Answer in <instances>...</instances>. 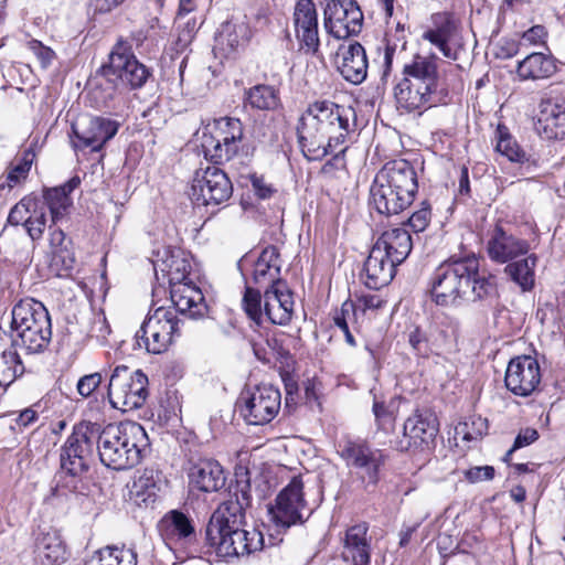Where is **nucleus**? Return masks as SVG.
<instances>
[{
	"instance_id": "nucleus-62",
	"label": "nucleus",
	"mask_w": 565,
	"mask_h": 565,
	"mask_svg": "<svg viewBox=\"0 0 565 565\" xmlns=\"http://www.w3.org/2000/svg\"><path fill=\"white\" fill-rule=\"evenodd\" d=\"M124 0H95L96 9L99 12H109L115 7L122 3Z\"/></svg>"
},
{
	"instance_id": "nucleus-3",
	"label": "nucleus",
	"mask_w": 565,
	"mask_h": 565,
	"mask_svg": "<svg viewBox=\"0 0 565 565\" xmlns=\"http://www.w3.org/2000/svg\"><path fill=\"white\" fill-rule=\"evenodd\" d=\"M431 298L443 307H457L497 295V279L480 270L473 254L452 256L443 262L431 276Z\"/></svg>"
},
{
	"instance_id": "nucleus-64",
	"label": "nucleus",
	"mask_w": 565,
	"mask_h": 565,
	"mask_svg": "<svg viewBox=\"0 0 565 565\" xmlns=\"http://www.w3.org/2000/svg\"><path fill=\"white\" fill-rule=\"evenodd\" d=\"M65 234L61 228H55L50 233L51 246L60 248L64 242Z\"/></svg>"
},
{
	"instance_id": "nucleus-36",
	"label": "nucleus",
	"mask_w": 565,
	"mask_h": 565,
	"mask_svg": "<svg viewBox=\"0 0 565 565\" xmlns=\"http://www.w3.org/2000/svg\"><path fill=\"white\" fill-rule=\"evenodd\" d=\"M252 503L250 483L249 481H238L234 489L230 491V499L224 501L213 514L215 520L223 516L233 518L235 522L237 518L245 519V510ZM217 523V521H215Z\"/></svg>"
},
{
	"instance_id": "nucleus-50",
	"label": "nucleus",
	"mask_w": 565,
	"mask_h": 565,
	"mask_svg": "<svg viewBox=\"0 0 565 565\" xmlns=\"http://www.w3.org/2000/svg\"><path fill=\"white\" fill-rule=\"evenodd\" d=\"M103 382V376L99 372L86 374L77 381L76 390L77 393L87 398L99 387Z\"/></svg>"
},
{
	"instance_id": "nucleus-6",
	"label": "nucleus",
	"mask_w": 565,
	"mask_h": 565,
	"mask_svg": "<svg viewBox=\"0 0 565 565\" xmlns=\"http://www.w3.org/2000/svg\"><path fill=\"white\" fill-rule=\"evenodd\" d=\"M148 446L145 428L135 422L98 425V456L100 462L114 470H127L137 466Z\"/></svg>"
},
{
	"instance_id": "nucleus-19",
	"label": "nucleus",
	"mask_w": 565,
	"mask_h": 565,
	"mask_svg": "<svg viewBox=\"0 0 565 565\" xmlns=\"http://www.w3.org/2000/svg\"><path fill=\"white\" fill-rule=\"evenodd\" d=\"M422 39L436 46L446 58H458L457 49L461 45L460 26L451 13H434Z\"/></svg>"
},
{
	"instance_id": "nucleus-60",
	"label": "nucleus",
	"mask_w": 565,
	"mask_h": 565,
	"mask_svg": "<svg viewBox=\"0 0 565 565\" xmlns=\"http://www.w3.org/2000/svg\"><path fill=\"white\" fill-rule=\"evenodd\" d=\"M36 419H38L36 412L31 408H26L19 414L15 422L19 427H28L31 424H33Z\"/></svg>"
},
{
	"instance_id": "nucleus-22",
	"label": "nucleus",
	"mask_w": 565,
	"mask_h": 565,
	"mask_svg": "<svg viewBox=\"0 0 565 565\" xmlns=\"http://www.w3.org/2000/svg\"><path fill=\"white\" fill-rule=\"evenodd\" d=\"M535 129L545 139L565 138V97L543 98L539 104Z\"/></svg>"
},
{
	"instance_id": "nucleus-52",
	"label": "nucleus",
	"mask_w": 565,
	"mask_h": 565,
	"mask_svg": "<svg viewBox=\"0 0 565 565\" xmlns=\"http://www.w3.org/2000/svg\"><path fill=\"white\" fill-rule=\"evenodd\" d=\"M408 343L415 353L419 356H428L430 353V348L428 344V340L426 334L419 329L415 328L408 334Z\"/></svg>"
},
{
	"instance_id": "nucleus-46",
	"label": "nucleus",
	"mask_w": 565,
	"mask_h": 565,
	"mask_svg": "<svg viewBox=\"0 0 565 565\" xmlns=\"http://www.w3.org/2000/svg\"><path fill=\"white\" fill-rule=\"evenodd\" d=\"M34 153L32 151H25L21 159V162L14 166L7 175V185L12 189L21 181L25 180L33 162Z\"/></svg>"
},
{
	"instance_id": "nucleus-63",
	"label": "nucleus",
	"mask_w": 565,
	"mask_h": 565,
	"mask_svg": "<svg viewBox=\"0 0 565 565\" xmlns=\"http://www.w3.org/2000/svg\"><path fill=\"white\" fill-rule=\"evenodd\" d=\"M196 9L195 0H180L178 15H186Z\"/></svg>"
},
{
	"instance_id": "nucleus-55",
	"label": "nucleus",
	"mask_w": 565,
	"mask_h": 565,
	"mask_svg": "<svg viewBox=\"0 0 565 565\" xmlns=\"http://www.w3.org/2000/svg\"><path fill=\"white\" fill-rule=\"evenodd\" d=\"M547 32L543 25H534L522 35V41L531 45L544 44Z\"/></svg>"
},
{
	"instance_id": "nucleus-34",
	"label": "nucleus",
	"mask_w": 565,
	"mask_h": 565,
	"mask_svg": "<svg viewBox=\"0 0 565 565\" xmlns=\"http://www.w3.org/2000/svg\"><path fill=\"white\" fill-rule=\"evenodd\" d=\"M557 71L555 58L551 54L535 52L518 63L516 73L521 81H537L553 76Z\"/></svg>"
},
{
	"instance_id": "nucleus-57",
	"label": "nucleus",
	"mask_w": 565,
	"mask_h": 565,
	"mask_svg": "<svg viewBox=\"0 0 565 565\" xmlns=\"http://www.w3.org/2000/svg\"><path fill=\"white\" fill-rule=\"evenodd\" d=\"M52 262L54 266H61L67 273L73 269L75 258L68 250L60 248L54 252Z\"/></svg>"
},
{
	"instance_id": "nucleus-7",
	"label": "nucleus",
	"mask_w": 565,
	"mask_h": 565,
	"mask_svg": "<svg viewBox=\"0 0 565 565\" xmlns=\"http://www.w3.org/2000/svg\"><path fill=\"white\" fill-rule=\"evenodd\" d=\"M11 328L28 353L43 352L52 338L51 318L45 306L34 299L20 300L12 309Z\"/></svg>"
},
{
	"instance_id": "nucleus-5",
	"label": "nucleus",
	"mask_w": 565,
	"mask_h": 565,
	"mask_svg": "<svg viewBox=\"0 0 565 565\" xmlns=\"http://www.w3.org/2000/svg\"><path fill=\"white\" fill-rule=\"evenodd\" d=\"M417 189L413 166L404 159L392 160L374 178L370 189L371 204L380 214L397 215L413 203Z\"/></svg>"
},
{
	"instance_id": "nucleus-24",
	"label": "nucleus",
	"mask_w": 565,
	"mask_h": 565,
	"mask_svg": "<svg viewBox=\"0 0 565 565\" xmlns=\"http://www.w3.org/2000/svg\"><path fill=\"white\" fill-rule=\"evenodd\" d=\"M225 480L223 467L211 458L199 459L189 470L190 487L201 492H217L224 487Z\"/></svg>"
},
{
	"instance_id": "nucleus-47",
	"label": "nucleus",
	"mask_w": 565,
	"mask_h": 565,
	"mask_svg": "<svg viewBox=\"0 0 565 565\" xmlns=\"http://www.w3.org/2000/svg\"><path fill=\"white\" fill-rule=\"evenodd\" d=\"M46 226V214L43 206H36V213L28 216L25 228L29 236L35 241L42 237Z\"/></svg>"
},
{
	"instance_id": "nucleus-58",
	"label": "nucleus",
	"mask_w": 565,
	"mask_h": 565,
	"mask_svg": "<svg viewBox=\"0 0 565 565\" xmlns=\"http://www.w3.org/2000/svg\"><path fill=\"white\" fill-rule=\"evenodd\" d=\"M539 438V433L536 429L526 428L519 433V435L514 439L513 449H520L522 447L529 446L534 443Z\"/></svg>"
},
{
	"instance_id": "nucleus-38",
	"label": "nucleus",
	"mask_w": 565,
	"mask_h": 565,
	"mask_svg": "<svg viewBox=\"0 0 565 565\" xmlns=\"http://www.w3.org/2000/svg\"><path fill=\"white\" fill-rule=\"evenodd\" d=\"M243 139L227 136H204L203 149L205 157H210L216 163L230 161L241 148Z\"/></svg>"
},
{
	"instance_id": "nucleus-53",
	"label": "nucleus",
	"mask_w": 565,
	"mask_h": 565,
	"mask_svg": "<svg viewBox=\"0 0 565 565\" xmlns=\"http://www.w3.org/2000/svg\"><path fill=\"white\" fill-rule=\"evenodd\" d=\"M494 468L492 466L472 467L465 471V477L469 482H479L491 480L494 477Z\"/></svg>"
},
{
	"instance_id": "nucleus-21",
	"label": "nucleus",
	"mask_w": 565,
	"mask_h": 565,
	"mask_svg": "<svg viewBox=\"0 0 565 565\" xmlns=\"http://www.w3.org/2000/svg\"><path fill=\"white\" fill-rule=\"evenodd\" d=\"M294 31L300 51L317 55L320 47L318 13L312 0H299L294 10Z\"/></svg>"
},
{
	"instance_id": "nucleus-37",
	"label": "nucleus",
	"mask_w": 565,
	"mask_h": 565,
	"mask_svg": "<svg viewBox=\"0 0 565 565\" xmlns=\"http://www.w3.org/2000/svg\"><path fill=\"white\" fill-rule=\"evenodd\" d=\"M35 554L44 565H56L66 559V547L56 530L41 531L35 540Z\"/></svg>"
},
{
	"instance_id": "nucleus-40",
	"label": "nucleus",
	"mask_w": 565,
	"mask_h": 565,
	"mask_svg": "<svg viewBox=\"0 0 565 565\" xmlns=\"http://www.w3.org/2000/svg\"><path fill=\"white\" fill-rule=\"evenodd\" d=\"M244 103L257 110H275L280 105L279 92L265 84H258L245 92Z\"/></svg>"
},
{
	"instance_id": "nucleus-33",
	"label": "nucleus",
	"mask_w": 565,
	"mask_h": 565,
	"mask_svg": "<svg viewBox=\"0 0 565 565\" xmlns=\"http://www.w3.org/2000/svg\"><path fill=\"white\" fill-rule=\"evenodd\" d=\"M81 183L78 177H74L65 184L43 191V203L41 206H46L51 214L53 224L61 221L72 206V199L70 193L73 192Z\"/></svg>"
},
{
	"instance_id": "nucleus-13",
	"label": "nucleus",
	"mask_w": 565,
	"mask_h": 565,
	"mask_svg": "<svg viewBox=\"0 0 565 565\" xmlns=\"http://www.w3.org/2000/svg\"><path fill=\"white\" fill-rule=\"evenodd\" d=\"M281 406V394L273 385H257L245 391L237 401L241 416L249 425L270 423Z\"/></svg>"
},
{
	"instance_id": "nucleus-27",
	"label": "nucleus",
	"mask_w": 565,
	"mask_h": 565,
	"mask_svg": "<svg viewBox=\"0 0 565 565\" xmlns=\"http://www.w3.org/2000/svg\"><path fill=\"white\" fill-rule=\"evenodd\" d=\"M530 249L529 243L507 233L501 226H495L488 242L489 257L497 263H508Z\"/></svg>"
},
{
	"instance_id": "nucleus-9",
	"label": "nucleus",
	"mask_w": 565,
	"mask_h": 565,
	"mask_svg": "<svg viewBox=\"0 0 565 565\" xmlns=\"http://www.w3.org/2000/svg\"><path fill=\"white\" fill-rule=\"evenodd\" d=\"M102 75L116 88L136 89L142 87L150 70L140 63L127 40L119 39L109 53L108 63L100 68Z\"/></svg>"
},
{
	"instance_id": "nucleus-11",
	"label": "nucleus",
	"mask_w": 565,
	"mask_h": 565,
	"mask_svg": "<svg viewBox=\"0 0 565 565\" xmlns=\"http://www.w3.org/2000/svg\"><path fill=\"white\" fill-rule=\"evenodd\" d=\"M98 449V424L81 423L66 439L61 451V468L71 477L86 472Z\"/></svg>"
},
{
	"instance_id": "nucleus-44",
	"label": "nucleus",
	"mask_w": 565,
	"mask_h": 565,
	"mask_svg": "<svg viewBox=\"0 0 565 565\" xmlns=\"http://www.w3.org/2000/svg\"><path fill=\"white\" fill-rule=\"evenodd\" d=\"M242 306L247 317L257 326H260L264 318L260 291L250 286H246L242 299Z\"/></svg>"
},
{
	"instance_id": "nucleus-20",
	"label": "nucleus",
	"mask_w": 565,
	"mask_h": 565,
	"mask_svg": "<svg viewBox=\"0 0 565 565\" xmlns=\"http://www.w3.org/2000/svg\"><path fill=\"white\" fill-rule=\"evenodd\" d=\"M541 377L537 360L531 355H519L508 363L504 383L512 394L526 397L537 390Z\"/></svg>"
},
{
	"instance_id": "nucleus-35",
	"label": "nucleus",
	"mask_w": 565,
	"mask_h": 565,
	"mask_svg": "<svg viewBox=\"0 0 565 565\" xmlns=\"http://www.w3.org/2000/svg\"><path fill=\"white\" fill-rule=\"evenodd\" d=\"M498 135L495 150L507 157L509 161L520 164L521 174L526 175L536 171V160L519 146L505 128L499 126Z\"/></svg>"
},
{
	"instance_id": "nucleus-25",
	"label": "nucleus",
	"mask_w": 565,
	"mask_h": 565,
	"mask_svg": "<svg viewBox=\"0 0 565 565\" xmlns=\"http://www.w3.org/2000/svg\"><path fill=\"white\" fill-rule=\"evenodd\" d=\"M281 259L279 250L274 245L265 247L254 262L252 281L256 286L273 288L285 285L280 278Z\"/></svg>"
},
{
	"instance_id": "nucleus-16",
	"label": "nucleus",
	"mask_w": 565,
	"mask_h": 565,
	"mask_svg": "<svg viewBox=\"0 0 565 565\" xmlns=\"http://www.w3.org/2000/svg\"><path fill=\"white\" fill-rule=\"evenodd\" d=\"M439 431L437 417L430 412L415 411L403 425V436L396 447L401 451L424 452L435 445Z\"/></svg>"
},
{
	"instance_id": "nucleus-48",
	"label": "nucleus",
	"mask_w": 565,
	"mask_h": 565,
	"mask_svg": "<svg viewBox=\"0 0 565 565\" xmlns=\"http://www.w3.org/2000/svg\"><path fill=\"white\" fill-rule=\"evenodd\" d=\"M215 135L235 137L236 139H243L244 127L243 122L238 118L223 117L216 121Z\"/></svg>"
},
{
	"instance_id": "nucleus-41",
	"label": "nucleus",
	"mask_w": 565,
	"mask_h": 565,
	"mask_svg": "<svg viewBox=\"0 0 565 565\" xmlns=\"http://www.w3.org/2000/svg\"><path fill=\"white\" fill-rule=\"evenodd\" d=\"M159 486L154 479V471L146 469L142 475L136 479L130 489V499L139 507H148L157 500Z\"/></svg>"
},
{
	"instance_id": "nucleus-61",
	"label": "nucleus",
	"mask_w": 565,
	"mask_h": 565,
	"mask_svg": "<svg viewBox=\"0 0 565 565\" xmlns=\"http://www.w3.org/2000/svg\"><path fill=\"white\" fill-rule=\"evenodd\" d=\"M459 193L466 195L470 193L469 173L466 167H462L460 171Z\"/></svg>"
},
{
	"instance_id": "nucleus-2",
	"label": "nucleus",
	"mask_w": 565,
	"mask_h": 565,
	"mask_svg": "<svg viewBox=\"0 0 565 565\" xmlns=\"http://www.w3.org/2000/svg\"><path fill=\"white\" fill-rule=\"evenodd\" d=\"M188 266L182 259L175 267V276H172V265L170 266V298L174 308L159 307L148 313L135 334L134 350H145L150 354L164 353L174 339L180 337L177 311L191 319L201 318L206 313L207 307L200 288L181 281L185 278Z\"/></svg>"
},
{
	"instance_id": "nucleus-31",
	"label": "nucleus",
	"mask_w": 565,
	"mask_h": 565,
	"mask_svg": "<svg viewBox=\"0 0 565 565\" xmlns=\"http://www.w3.org/2000/svg\"><path fill=\"white\" fill-rule=\"evenodd\" d=\"M373 246L401 265L412 252L413 241L407 230L396 227L385 231Z\"/></svg>"
},
{
	"instance_id": "nucleus-1",
	"label": "nucleus",
	"mask_w": 565,
	"mask_h": 565,
	"mask_svg": "<svg viewBox=\"0 0 565 565\" xmlns=\"http://www.w3.org/2000/svg\"><path fill=\"white\" fill-rule=\"evenodd\" d=\"M354 110L334 102L323 99L310 103L297 124V141L302 156L308 161H321L332 156L323 166V173L330 172L343 161L347 146H343L353 131Z\"/></svg>"
},
{
	"instance_id": "nucleus-43",
	"label": "nucleus",
	"mask_w": 565,
	"mask_h": 565,
	"mask_svg": "<svg viewBox=\"0 0 565 565\" xmlns=\"http://www.w3.org/2000/svg\"><path fill=\"white\" fill-rule=\"evenodd\" d=\"M536 257L531 255L524 259L510 263L505 267V273L516 282L523 291H529L534 286V267Z\"/></svg>"
},
{
	"instance_id": "nucleus-28",
	"label": "nucleus",
	"mask_w": 565,
	"mask_h": 565,
	"mask_svg": "<svg viewBox=\"0 0 565 565\" xmlns=\"http://www.w3.org/2000/svg\"><path fill=\"white\" fill-rule=\"evenodd\" d=\"M341 63L338 70L342 77L354 85L364 82L367 75V58L364 47L359 42L342 45L340 49Z\"/></svg>"
},
{
	"instance_id": "nucleus-42",
	"label": "nucleus",
	"mask_w": 565,
	"mask_h": 565,
	"mask_svg": "<svg viewBox=\"0 0 565 565\" xmlns=\"http://www.w3.org/2000/svg\"><path fill=\"white\" fill-rule=\"evenodd\" d=\"M401 402L402 399L399 397H392L387 402L374 399L372 412L377 429L385 433L394 430Z\"/></svg>"
},
{
	"instance_id": "nucleus-23",
	"label": "nucleus",
	"mask_w": 565,
	"mask_h": 565,
	"mask_svg": "<svg viewBox=\"0 0 565 565\" xmlns=\"http://www.w3.org/2000/svg\"><path fill=\"white\" fill-rule=\"evenodd\" d=\"M367 532L369 524L366 522L352 525L345 531L341 553L343 562L351 565H370L371 537Z\"/></svg>"
},
{
	"instance_id": "nucleus-26",
	"label": "nucleus",
	"mask_w": 565,
	"mask_h": 565,
	"mask_svg": "<svg viewBox=\"0 0 565 565\" xmlns=\"http://www.w3.org/2000/svg\"><path fill=\"white\" fill-rule=\"evenodd\" d=\"M294 312L292 292L287 284L266 288L264 291V316L273 323L286 326Z\"/></svg>"
},
{
	"instance_id": "nucleus-49",
	"label": "nucleus",
	"mask_w": 565,
	"mask_h": 565,
	"mask_svg": "<svg viewBox=\"0 0 565 565\" xmlns=\"http://www.w3.org/2000/svg\"><path fill=\"white\" fill-rule=\"evenodd\" d=\"M355 321V305L353 301L347 300L342 303L340 310H337L333 316L334 326H337L341 331H343L350 328V323H354Z\"/></svg>"
},
{
	"instance_id": "nucleus-15",
	"label": "nucleus",
	"mask_w": 565,
	"mask_h": 565,
	"mask_svg": "<svg viewBox=\"0 0 565 565\" xmlns=\"http://www.w3.org/2000/svg\"><path fill=\"white\" fill-rule=\"evenodd\" d=\"M233 194V184L227 174L216 166L196 171L190 196L196 205H220Z\"/></svg>"
},
{
	"instance_id": "nucleus-14",
	"label": "nucleus",
	"mask_w": 565,
	"mask_h": 565,
	"mask_svg": "<svg viewBox=\"0 0 565 565\" xmlns=\"http://www.w3.org/2000/svg\"><path fill=\"white\" fill-rule=\"evenodd\" d=\"M340 456L348 467L356 470L362 482L366 486L377 484L381 468L386 461L383 450L371 447L364 440H348L341 446Z\"/></svg>"
},
{
	"instance_id": "nucleus-54",
	"label": "nucleus",
	"mask_w": 565,
	"mask_h": 565,
	"mask_svg": "<svg viewBox=\"0 0 565 565\" xmlns=\"http://www.w3.org/2000/svg\"><path fill=\"white\" fill-rule=\"evenodd\" d=\"M113 565H137V553L132 548L111 547Z\"/></svg>"
},
{
	"instance_id": "nucleus-30",
	"label": "nucleus",
	"mask_w": 565,
	"mask_h": 565,
	"mask_svg": "<svg viewBox=\"0 0 565 565\" xmlns=\"http://www.w3.org/2000/svg\"><path fill=\"white\" fill-rule=\"evenodd\" d=\"M161 536L170 543L189 544L195 540L191 519L179 510H171L158 523Z\"/></svg>"
},
{
	"instance_id": "nucleus-59",
	"label": "nucleus",
	"mask_w": 565,
	"mask_h": 565,
	"mask_svg": "<svg viewBox=\"0 0 565 565\" xmlns=\"http://www.w3.org/2000/svg\"><path fill=\"white\" fill-rule=\"evenodd\" d=\"M359 302L363 310L366 309H379L383 306V300L376 295H362L359 298Z\"/></svg>"
},
{
	"instance_id": "nucleus-45",
	"label": "nucleus",
	"mask_w": 565,
	"mask_h": 565,
	"mask_svg": "<svg viewBox=\"0 0 565 565\" xmlns=\"http://www.w3.org/2000/svg\"><path fill=\"white\" fill-rule=\"evenodd\" d=\"M40 201L33 196H24L14 206L11 207L8 215V223L13 226L23 224L25 226L28 216L36 213V206Z\"/></svg>"
},
{
	"instance_id": "nucleus-32",
	"label": "nucleus",
	"mask_w": 565,
	"mask_h": 565,
	"mask_svg": "<svg viewBox=\"0 0 565 565\" xmlns=\"http://www.w3.org/2000/svg\"><path fill=\"white\" fill-rule=\"evenodd\" d=\"M17 343L0 328V385L8 386L24 371V364L14 347Z\"/></svg>"
},
{
	"instance_id": "nucleus-56",
	"label": "nucleus",
	"mask_w": 565,
	"mask_h": 565,
	"mask_svg": "<svg viewBox=\"0 0 565 565\" xmlns=\"http://www.w3.org/2000/svg\"><path fill=\"white\" fill-rule=\"evenodd\" d=\"M29 47L41 61L42 66L45 67L52 62L54 57V52L50 47L44 46L40 41H31L29 43Z\"/></svg>"
},
{
	"instance_id": "nucleus-8",
	"label": "nucleus",
	"mask_w": 565,
	"mask_h": 565,
	"mask_svg": "<svg viewBox=\"0 0 565 565\" xmlns=\"http://www.w3.org/2000/svg\"><path fill=\"white\" fill-rule=\"evenodd\" d=\"M215 514H212L206 526V540L210 545L216 548L217 555L222 557H233L248 555L252 552L262 548V533L253 529L247 531L242 529L244 519L223 516L215 522Z\"/></svg>"
},
{
	"instance_id": "nucleus-17",
	"label": "nucleus",
	"mask_w": 565,
	"mask_h": 565,
	"mask_svg": "<svg viewBox=\"0 0 565 565\" xmlns=\"http://www.w3.org/2000/svg\"><path fill=\"white\" fill-rule=\"evenodd\" d=\"M119 122L105 117L83 116L72 124L71 142L75 150L100 151L117 134Z\"/></svg>"
},
{
	"instance_id": "nucleus-29",
	"label": "nucleus",
	"mask_w": 565,
	"mask_h": 565,
	"mask_svg": "<svg viewBox=\"0 0 565 565\" xmlns=\"http://www.w3.org/2000/svg\"><path fill=\"white\" fill-rule=\"evenodd\" d=\"M397 266V263H393V259L373 246L364 263L365 285L374 290L388 285L395 276Z\"/></svg>"
},
{
	"instance_id": "nucleus-10",
	"label": "nucleus",
	"mask_w": 565,
	"mask_h": 565,
	"mask_svg": "<svg viewBox=\"0 0 565 565\" xmlns=\"http://www.w3.org/2000/svg\"><path fill=\"white\" fill-rule=\"evenodd\" d=\"M148 377L140 370L117 365L110 373L107 396L111 407L121 412L140 408L148 397Z\"/></svg>"
},
{
	"instance_id": "nucleus-39",
	"label": "nucleus",
	"mask_w": 565,
	"mask_h": 565,
	"mask_svg": "<svg viewBox=\"0 0 565 565\" xmlns=\"http://www.w3.org/2000/svg\"><path fill=\"white\" fill-rule=\"evenodd\" d=\"M248 28L243 22L226 21L215 36L216 47L225 54L235 52L248 40Z\"/></svg>"
},
{
	"instance_id": "nucleus-18",
	"label": "nucleus",
	"mask_w": 565,
	"mask_h": 565,
	"mask_svg": "<svg viewBox=\"0 0 565 565\" xmlns=\"http://www.w3.org/2000/svg\"><path fill=\"white\" fill-rule=\"evenodd\" d=\"M363 13L355 0H330L324 9V28L335 39L361 32Z\"/></svg>"
},
{
	"instance_id": "nucleus-4",
	"label": "nucleus",
	"mask_w": 565,
	"mask_h": 565,
	"mask_svg": "<svg viewBox=\"0 0 565 565\" xmlns=\"http://www.w3.org/2000/svg\"><path fill=\"white\" fill-rule=\"evenodd\" d=\"M439 57L431 53L416 54L403 66V78L394 87L396 107L404 113L446 105L450 88L445 71H439Z\"/></svg>"
},
{
	"instance_id": "nucleus-12",
	"label": "nucleus",
	"mask_w": 565,
	"mask_h": 565,
	"mask_svg": "<svg viewBox=\"0 0 565 565\" xmlns=\"http://www.w3.org/2000/svg\"><path fill=\"white\" fill-rule=\"evenodd\" d=\"M303 483L300 477H294L277 494L275 504L268 508L271 521L284 530L303 524L311 514L303 498Z\"/></svg>"
},
{
	"instance_id": "nucleus-51",
	"label": "nucleus",
	"mask_w": 565,
	"mask_h": 565,
	"mask_svg": "<svg viewBox=\"0 0 565 565\" xmlns=\"http://www.w3.org/2000/svg\"><path fill=\"white\" fill-rule=\"evenodd\" d=\"M430 207L426 202L422 203V207L415 211L408 218V225L414 232H423L430 222Z\"/></svg>"
}]
</instances>
